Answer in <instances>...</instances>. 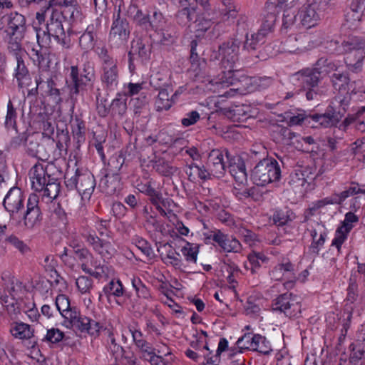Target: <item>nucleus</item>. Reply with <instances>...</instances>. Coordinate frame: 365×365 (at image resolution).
<instances>
[{"mask_svg": "<svg viewBox=\"0 0 365 365\" xmlns=\"http://www.w3.org/2000/svg\"><path fill=\"white\" fill-rule=\"evenodd\" d=\"M240 45V41L235 39L225 43L220 47L219 51L223 70L221 75L208 81V83L206 84L208 91L218 93L219 96L232 97L237 91L241 89L240 88H230L225 93H222V91L238 81L244 83L245 85H248L253 81L252 78L242 74L237 67Z\"/></svg>", "mask_w": 365, "mask_h": 365, "instance_id": "nucleus-1", "label": "nucleus"}, {"mask_svg": "<svg viewBox=\"0 0 365 365\" xmlns=\"http://www.w3.org/2000/svg\"><path fill=\"white\" fill-rule=\"evenodd\" d=\"M229 159L228 169L230 175L235 180L233 193L239 199L243 200L250 195V189L247 185V174L243 160L239 156Z\"/></svg>", "mask_w": 365, "mask_h": 365, "instance_id": "nucleus-2", "label": "nucleus"}, {"mask_svg": "<svg viewBox=\"0 0 365 365\" xmlns=\"http://www.w3.org/2000/svg\"><path fill=\"white\" fill-rule=\"evenodd\" d=\"M280 176L281 170L278 163L266 158L259 161L252 169L251 179L257 185L264 186L277 181Z\"/></svg>", "mask_w": 365, "mask_h": 365, "instance_id": "nucleus-3", "label": "nucleus"}, {"mask_svg": "<svg viewBox=\"0 0 365 365\" xmlns=\"http://www.w3.org/2000/svg\"><path fill=\"white\" fill-rule=\"evenodd\" d=\"M65 184L70 190L76 189L83 200H89L95 187V180L89 172L75 173L68 171L65 175Z\"/></svg>", "mask_w": 365, "mask_h": 365, "instance_id": "nucleus-4", "label": "nucleus"}, {"mask_svg": "<svg viewBox=\"0 0 365 365\" xmlns=\"http://www.w3.org/2000/svg\"><path fill=\"white\" fill-rule=\"evenodd\" d=\"M26 31V19L17 12L11 13L7 17V26L5 30L9 50H19L21 46Z\"/></svg>", "mask_w": 365, "mask_h": 365, "instance_id": "nucleus-5", "label": "nucleus"}, {"mask_svg": "<svg viewBox=\"0 0 365 365\" xmlns=\"http://www.w3.org/2000/svg\"><path fill=\"white\" fill-rule=\"evenodd\" d=\"M66 314V317L62 322L63 326L75 331L86 332L95 336L99 333L102 328L98 322L91 319L88 317L83 316L77 308Z\"/></svg>", "mask_w": 365, "mask_h": 365, "instance_id": "nucleus-6", "label": "nucleus"}, {"mask_svg": "<svg viewBox=\"0 0 365 365\" xmlns=\"http://www.w3.org/2000/svg\"><path fill=\"white\" fill-rule=\"evenodd\" d=\"M344 50L350 53L345 58L348 68L354 73L361 71L365 58V40L354 38L346 41Z\"/></svg>", "mask_w": 365, "mask_h": 365, "instance_id": "nucleus-7", "label": "nucleus"}, {"mask_svg": "<svg viewBox=\"0 0 365 365\" xmlns=\"http://www.w3.org/2000/svg\"><path fill=\"white\" fill-rule=\"evenodd\" d=\"M62 14L57 10H52L46 23V32L48 38L52 37L58 44L68 48L70 38L66 34L63 26Z\"/></svg>", "mask_w": 365, "mask_h": 365, "instance_id": "nucleus-8", "label": "nucleus"}, {"mask_svg": "<svg viewBox=\"0 0 365 365\" xmlns=\"http://www.w3.org/2000/svg\"><path fill=\"white\" fill-rule=\"evenodd\" d=\"M101 59V76L102 83L108 89H114L118 84V68L117 61L110 56L106 51L102 50L100 53Z\"/></svg>", "mask_w": 365, "mask_h": 365, "instance_id": "nucleus-9", "label": "nucleus"}, {"mask_svg": "<svg viewBox=\"0 0 365 365\" xmlns=\"http://www.w3.org/2000/svg\"><path fill=\"white\" fill-rule=\"evenodd\" d=\"M270 277L274 281L283 282L285 289H291L297 280L294 265L289 259H283L278 262L269 272Z\"/></svg>", "mask_w": 365, "mask_h": 365, "instance_id": "nucleus-10", "label": "nucleus"}, {"mask_svg": "<svg viewBox=\"0 0 365 365\" xmlns=\"http://www.w3.org/2000/svg\"><path fill=\"white\" fill-rule=\"evenodd\" d=\"M130 27L128 21L122 19L120 10L113 14V20L109 34V42L115 46L125 45L130 36Z\"/></svg>", "mask_w": 365, "mask_h": 365, "instance_id": "nucleus-11", "label": "nucleus"}, {"mask_svg": "<svg viewBox=\"0 0 365 365\" xmlns=\"http://www.w3.org/2000/svg\"><path fill=\"white\" fill-rule=\"evenodd\" d=\"M75 257L81 261L82 269L96 277L106 274L108 267L101 265L100 262L94 260L91 253L84 248L74 247Z\"/></svg>", "mask_w": 365, "mask_h": 365, "instance_id": "nucleus-12", "label": "nucleus"}, {"mask_svg": "<svg viewBox=\"0 0 365 365\" xmlns=\"http://www.w3.org/2000/svg\"><path fill=\"white\" fill-rule=\"evenodd\" d=\"M357 193L365 194V189H361L357 186L349 187L347 189L341 192H334L323 199L317 200L313 203L312 209L313 210H317L329 205H340L348 197Z\"/></svg>", "mask_w": 365, "mask_h": 365, "instance_id": "nucleus-13", "label": "nucleus"}, {"mask_svg": "<svg viewBox=\"0 0 365 365\" xmlns=\"http://www.w3.org/2000/svg\"><path fill=\"white\" fill-rule=\"evenodd\" d=\"M297 15L304 26H314L320 19L319 3L315 0H307L299 9Z\"/></svg>", "mask_w": 365, "mask_h": 365, "instance_id": "nucleus-14", "label": "nucleus"}, {"mask_svg": "<svg viewBox=\"0 0 365 365\" xmlns=\"http://www.w3.org/2000/svg\"><path fill=\"white\" fill-rule=\"evenodd\" d=\"M242 348L257 351L267 354L271 351V345L267 339L259 334H245L237 341Z\"/></svg>", "mask_w": 365, "mask_h": 365, "instance_id": "nucleus-15", "label": "nucleus"}, {"mask_svg": "<svg viewBox=\"0 0 365 365\" xmlns=\"http://www.w3.org/2000/svg\"><path fill=\"white\" fill-rule=\"evenodd\" d=\"M275 310L284 313L289 317H296L301 311L299 298L292 294H284L277 299Z\"/></svg>", "mask_w": 365, "mask_h": 365, "instance_id": "nucleus-16", "label": "nucleus"}, {"mask_svg": "<svg viewBox=\"0 0 365 365\" xmlns=\"http://www.w3.org/2000/svg\"><path fill=\"white\" fill-rule=\"evenodd\" d=\"M38 205V195L36 194L30 195L27 202L26 212L24 217V225L29 230H32L40 225L41 216Z\"/></svg>", "mask_w": 365, "mask_h": 365, "instance_id": "nucleus-17", "label": "nucleus"}, {"mask_svg": "<svg viewBox=\"0 0 365 365\" xmlns=\"http://www.w3.org/2000/svg\"><path fill=\"white\" fill-rule=\"evenodd\" d=\"M124 287L120 280L113 279L106 284L99 294V299L101 300L106 298L109 303L113 300L121 306L123 303L120 302L119 298L124 294Z\"/></svg>", "mask_w": 365, "mask_h": 365, "instance_id": "nucleus-18", "label": "nucleus"}, {"mask_svg": "<svg viewBox=\"0 0 365 365\" xmlns=\"http://www.w3.org/2000/svg\"><path fill=\"white\" fill-rule=\"evenodd\" d=\"M206 170L210 173V176L212 175L216 178L223 176L225 166L222 151L214 149L210 153Z\"/></svg>", "mask_w": 365, "mask_h": 365, "instance_id": "nucleus-19", "label": "nucleus"}, {"mask_svg": "<svg viewBox=\"0 0 365 365\" xmlns=\"http://www.w3.org/2000/svg\"><path fill=\"white\" fill-rule=\"evenodd\" d=\"M86 238L87 242L104 259H110L114 255L115 250L110 242L101 240L95 233L91 232L88 233Z\"/></svg>", "mask_w": 365, "mask_h": 365, "instance_id": "nucleus-20", "label": "nucleus"}, {"mask_svg": "<svg viewBox=\"0 0 365 365\" xmlns=\"http://www.w3.org/2000/svg\"><path fill=\"white\" fill-rule=\"evenodd\" d=\"M14 53L16 60V67L15 68V78H16L19 86L22 87L26 81L29 80V71L24 63V59L26 57V51L20 47L19 50H9Z\"/></svg>", "mask_w": 365, "mask_h": 365, "instance_id": "nucleus-21", "label": "nucleus"}, {"mask_svg": "<svg viewBox=\"0 0 365 365\" xmlns=\"http://www.w3.org/2000/svg\"><path fill=\"white\" fill-rule=\"evenodd\" d=\"M319 76L320 72L317 68H307L297 73L293 76L292 81H297L299 85L304 89H309L317 85Z\"/></svg>", "mask_w": 365, "mask_h": 365, "instance_id": "nucleus-22", "label": "nucleus"}, {"mask_svg": "<svg viewBox=\"0 0 365 365\" xmlns=\"http://www.w3.org/2000/svg\"><path fill=\"white\" fill-rule=\"evenodd\" d=\"M24 196L20 188L11 187L4 199V206L11 214L17 212L22 207Z\"/></svg>", "mask_w": 365, "mask_h": 365, "instance_id": "nucleus-23", "label": "nucleus"}, {"mask_svg": "<svg viewBox=\"0 0 365 365\" xmlns=\"http://www.w3.org/2000/svg\"><path fill=\"white\" fill-rule=\"evenodd\" d=\"M312 178V175L307 168H299L291 174L289 182L297 191L302 192L307 188L309 181Z\"/></svg>", "mask_w": 365, "mask_h": 365, "instance_id": "nucleus-24", "label": "nucleus"}, {"mask_svg": "<svg viewBox=\"0 0 365 365\" xmlns=\"http://www.w3.org/2000/svg\"><path fill=\"white\" fill-rule=\"evenodd\" d=\"M29 175L32 188L37 192L42 190L48 182V177H49L48 175L47 176L43 165L42 164H36L31 169Z\"/></svg>", "mask_w": 365, "mask_h": 365, "instance_id": "nucleus-25", "label": "nucleus"}, {"mask_svg": "<svg viewBox=\"0 0 365 365\" xmlns=\"http://www.w3.org/2000/svg\"><path fill=\"white\" fill-rule=\"evenodd\" d=\"M215 237V242L227 252H238L241 250V244L235 237L223 233L218 232Z\"/></svg>", "mask_w": 365, "mask_h": 365, "instance_id": "nucleus-26", "label": "nucleus"}, {"mask_svg": "<svg viewBox=\"0 0 365 365\" xmlns=\"http://www.w3.org/2000/svg\"><path fill=\"white\" fill-rule=\"evenodd\" d=\"M340 118V111L336 113L332 110H327L324 114H317L309 117L315 123V124L312 125L313 127L320 125L324 128L334 125L339 120Z\"/></svg>", "mask_w": 365, "mask_h": 365, "instance_id": "nucleus-27", "label": "nucleus"}, {"mask_svg": "<svg viewBox=\"0 0 365 365\" xmlns=\"http://www.w3.org/2000/svg\"><path fill=\"white\" fill-rule=\"evenodd\" d=\"M34 61H38L39 75L36 78V83L37 86L40 83L48 81L51 78L50 68V57L49 56L39 55L36 53V59Z\"/></svg>", "mask_w": 365, "mask_h": 365, "instance_id": "nucleus-28", "label": "nucleus"}, {"mask_svg": "<svg viewBox=\"0 0 365 365\" xmlns=\"http://www.w3.org/2000/svg\"><path fill=\"white\" fill-rule=\"evenodd\" d=\"M275 21V16L274 15L269 16V20L264 23L262 29L255 34L251 36V39L247 38L245 43V47L247 48L250 47L252 49H255L257 43L261 41L263 38L272 30L274 23Z\"/></svg>", "mask_w": 365, "mask_h": 365, "instance_id": "nucleus-29", "label": "nucleus"}, {"mask_svg": "<svg viewBox=\"0 0 365 365\" xmlns=\"http://www.w3.org/2000/svg\"><path fill=\"white\" fill-rule=\"evenodd\" d=\"M202 5H199L197 1H193L189 4V6L181 9L178 14V23L182 26H186L197 15V11L202 10Z\"/></svg>", "mask_w": 365, "mask_h": 365, "instance_id": "nucleus-30", "label": "nucleus"}, {"mask_svg": "<svg viewBox=\"0 0 365 365\" xmlns=\"http://www.w3.org/2000/svg\"><path fill=\"white\" fill-rule=\"evenodd\" d=\"M60 13L62 14L63 19L71 26L81 23L83 19L81 8L78 4L73 6L68 7L65 10H61Z\"/></svg>", "mask_w": 365, "mask_h": 365, "instance_id": "nucleus-31", "label": "nucleus"}, {"mask_svg": "<svg viewBox=\"0 0 365 365\" xmlns=\"http://www.w3.org/2000/svg\"><path fill=\"white\" fill-rule=\"evenodd\" d=\"M201 11H197V15L195 16V20L193 22L194 28L196 31V36L200 37L205 32L208 31V36H211L213 34V29L212 28L213 22L204 14L200 15L199 13Z\"/></svg>", "mask_w": 365, "mask_h": 365, "instance_id": "nucleus-32", "label": "nucleus"}, {"mask_svg": "<svg viewBox=\"0 0 365 365\" xmlns=\"http://www.w3.org/2000/svg\"><path fill=\"white\" fill-rule=\"evenodd\" d=\"M11 335L19 339H29L34 336V330L30 325L23 322H14L10 328Z\"/></svg>", "mask_w": 365, "mask_h": 365, "instance_id": "nucleus-33", "label": "nucleus"}, {"mask_svg": "<svg viewBox=\"0 0 365 365\" xmlns=\"http://www.w3.org/2000/svg\"><path fill=\"white\" fill-rule=\"evenodd\" d=\"M48 178V182L45 185L42 190V197L47 202H51L56 199L61 192L60 183L53 178Z\"/></svg>", "mask_w": 365, "mask_h": 365, "instance_id": "nucleus-34", "label": "nucleus"}, {"mask_svg": "<svg viewBox=\"0 0 365 365\" xmlns=\"http://www.w3.org/2000/svg\"><path fill=\"white\" fill-rule=\"evenodd\" d=\"M311 236L312 237V249L313 252H318L325 242L327 236L325 227L317 223L311 230Z\"/></svg>", "mask_w": 365, "mask_h": 365, "instance_id": "nucleus-35", "label": "nucleus"}, {"mask_svg": "<svg viewBox=\"0 0 365 365\" xmlns=\"http://www.w3.org/2000/svg\"><path fill=\"white\" fill-rule=\"evenodd\" d=\"M5 242L22 255H26L31 252V248L28 243L16 235L11 234L8 235L5 238Z\"/></svg>", "mask_w": 365, "mask_h": 365, "instance_id": "nucleus-36", "label": "nucleus"}, {"mask_svg": "<svg viewBox=\"0 0 365 365\" xmlns=\"http://www.w3.org/2000/svg\"><path fill=\"white\" fill-rule=\"evenodd\" d=\"M128 55L130 61L135 59L136 56H138L142 61L146 60L150 56V48L140 41H134L132 42Z\"/></svg>", "mask_w": 365, "mask_h": 365, "instance_id": "nucleus-37", "label": "nucleus"}, {"mask_svg": "<svg viewBox=\"0 0 365 365\" xmlns=\"http://www.w3.org/2000/svg\"><path fill=\"white\" fill-rule=\"evenodd\" d=\"M184 243L180 251L185 260L190 263H196L199 253V245L197 244L190 243L187 241H184Z\"/></svg>", "mask_w": 365, "mask_h": 365, "instance_id": "nucleus-38", "label": "nucleus"}, {"mask_svg": "<svg viewBox=\"0 0 365 365\" xmlns=\"http://www.w3.org/2000/svg\"><path fill=\"white\" fill-rule=\"evenodd\" d=\"M336 72L333 73L331 76V81L333 82L334 86L336 88L338 86L339 90L341 92L346 91L349 96L351 97V91L349 90V84L351 83L349 81L348 76L338 71L337 68L335 69Z\"/></svg>", "mask_w": 365, "mask_h": 365, "instance_id": "nucleus-39", "label": "nucleus"}, {"mask_svg": "<svg viewBox=\"0 0 365 365\" xmlns=\"http://www.w3.org/2000/svg\"><path fill=\"white\" fill-rule=\"evenodd\" d=\"M131 284L138 298H142L150 301L154 299L149 289L145 285L144 283H143L140 278L133 277L131 279Z\"/></svg>", "mask_w": 365, "mask_h": 365, "instance_id": "nucleus-40", "label": "nucleus"}, {"mask_svg": "<svg viewBox=\"0 0 365 365\" xmlns=\"http://www.w3.org/2000/svg\"><path fill=\"white\" fill-rule=\"evenodd\" d=\"M185 173L191 181H195L197 178L205 180L210 177V173L204 167L201 168L195 164L187 166Z\"/></svg>", "mask_w": 365, "mask_h": 365, "instance_id": "nucleus-41", "label": "nucleus"}, {"mask_svg": "<svg viewBox=\"0 0 365 365\" xmlns=\"http://www.w3.org/2000/svg\"><path fill=\"white\" fill-rule=\"evenodd\" d=\"M227 347V340L225 338L220 339L218 343L216 354L215 355L210 356L211 354L210 353L209 355L205 356V360L206 361V363H205L203 365H217L220 361V355L222 352L225 351Z\"/></svg>", "mask_w": 365, "mask_h": 365, "instance_id": "nucleus-42", "label": "nucleus"}, {"mask_svg": "<svg viewBox=\"0 0 365 365\" xmlns=\"http://www.w3.org/2000/svg\"><path fill=\"white\" fill-rule=\"evenodd\" d=\"M305 36L302 35H298L297 36H289L285 41L286 51L289 53L295 52L298 50L303 51L308 48L307 46H300L301 41H303V38Z\"/></svg>", "mask_w": 365, "mask_h": 365, "instance_id": "nucleus-43", "label": "nucleus"}, {"mask_svg": "<svg viewBox=\"0 0 365 365\" xmlns=\"http://www.w3.org/2000/svg\"><path fill=\"white\" fill-rule=\"evenodd\" d=\"M56 307L62 317H66V313L71 312L76 307H71L68 299L63 294H59L56 297Z\"/></svg>", "mask_w": 365, "mask_h": 365, "instance_id": "nucleus-44", "label": "nucleus"}, {"mask_svg": "<svg viewBox=\"0 0 365 365\" xmlns=\"http://www.w3.org/2000/svg\"><path fill=\"white\" fill-rule=\"evenodd\" d=\"M16 118L17 113L16 109L12 102L9 100L7 103V112L4 122L5 126L8 130H16Z\"/></svg>", "mask_w": 365, "mask_h": 365, "instance_id": "nucleus-45", "label": "nucleus"}, {"mask_svg": "<svg viewBox=\"0 0 365 365\" xmlns=\"http://www.w3.org/2000/svg\"><path fill=\"white\" fill-rule=\"evenodd\" d=\"M363 15L361 12L354 8L351 5L350 11H348L345 16L347 26L350 29H355L361 20Z\"/></svg>", "mask_w": 365, "mask_h": 365, "instance_id": "nucleus-46", "label": "nucleus"}, {"mask_svg": "<svg viewBox=\"0 0 365 365\" xmlns=\"http://www.w3.org/2000/svg\"><path fill=\"white\" fill-rule=\"evenodd\" d=\"M156 104L158 109L168 110L172 106V101L170 99V95L167 90L162 89L159 91Z\"/></svg>", "mask_w": 365, "mask_h": 365, "instance_id": "nucleus-47", "label": "nucleus"}, {"mask_svg": "<svg viewBox=\"0 0 365 365\" xmlns=\"http://www.w3.org/2000/svg\"><path fill=\"white\" fill-rule=\"evenodd\" d=\"M349 90L351 91V98L354 100H361L364 98L365 95V87L362 86L360 81H352L351 83L349 84Z\"/></svg>", "mask_w": 365, "mask_h": 365, "instance_id": "nucleus-48", "label": "nucleus"}, {"mask_svg": "<svg viewBox=\"0 0 365 365\" xmlns=\"http://www.w3.org/2000/svg\"><path fill=\"white\" fill-rule=\"evenodd\" d=\"M164 262L167 264H170L178 269H182L183 263L180 259V255L174 250H170L164 258Z\"/></svg>", "mask_w": 365, "mask_h": 365, "instance_id": "nucleus-49", "label": "nucleus"}, {"mask_svg": "<svg viewBox=\"0 0 365 365\" xmlns=\"http://www.w3.org/2000/svg\"><path fill=\"white\" fill-rule=\"evenodd\" d=\"M149 19L148 26H150L155 31H160L164 29L165 19L160 12L155 11Z\"/></svg>", "mask_w": 365, "mask_h": 365, "instance_id": "nucleus-50", "label": "nucleus"}, {"mask_svg": "<svg viewBox=\"0 0 365 365\" xmlns=\"http://www.w3.org/2000/svg\"><path fill=\"white\" fill-rule=\"evenodd\" d=\"M40 3L42 4L43 2H48V5L42 6L43 7H46V9L48 11L50 7L53 6H58L61 8L62 10H65L66 8L70 6H73L77 4L75 0H38Z\"/></svg>", "mask_w": 365, "mask_h": 365, "instance_id": "nucleus-51", "label": "nucleus"}, {"mask_svg": "<svg viewBox=\"0 0 365 365\" xmlns=\"http://www.w3.org/2000/svg\"><path fill=\"white\" fill-rule=\"evenodd\" d=\"M153 204L163 215H167L174 205V202L168 198H163L161 195H159V201L157 203Z\"/></svg>", "mask_w": 365, "mask_h": 365, "instance_id": "nucleus-52", "label": "nucleus"}, {"mask_svg": "<svg viewBox=\"0 0 365 365\" xmlns=\"http://www.w3.org/2000/svg\"><path fill=\"white\" fill-rule=\"evenodd\" d=\"M357 297V295L355 292V287L354 286L351 285L349 287L348 289V294L346 299V304H345V311L347 312L348 316L347 319H350L351 317V313L353 311V306L352 304L356 301Z\"/></svg>", "mask_w": 365, "mask_h": 365, "instance_id": "nucleus-53", "label": "nucleus"}, {"mask_svg": "<svg viewBox=\"0 0 365 365\" xmlns=\"http://www.w3.org/2000/svg\"><path fill=\"white\" fill-rule=\"evenodd\" d=\"M70 76L73 83V88L71 89V93L78 94L80 91V88L85 82H83V78H78V69L76 66H73L71 67Z\"/></svg>", "mask_w": 365, "mask_h": 365, "instance_id": "nucleus-54", "label": "nucleus"}, {"mask_svg": "<svg viewBox=\"0 0 365 365\" xmlns=\"http://www.w3.org/2000/svg\"><path fill=\"white\" fill-rule=\"evenodd\" d=\"M359 218L356 215L351 212H349L345 215L344 220L339 227L349 233L354 227V224L357 222Z\"/></svg>", "mask_w": 365, "mask_h": 365, "instance_id": "nucleus-55", "label": "nucleus"}, {"mask_svg": "<svg viewBox=\"0 0 365 365\" xmlns=\"http://www.w3.org/2000/svg\"><path fill=\"white\" fill-rule=\"evenodd\" d=\"M155 170L159 173L165 176L173 175L177 170L175 167L170 165L168 162L164 160H159L156 163Z\"/></svg>", "mask_w": 365, "mask_h": 365, "instance_id": "nucleus-56", "label": "nucleus"}, {"mask_svg": "<svg viewBox=\"0 0 365 365\" xmlns=\"http://www.w3.org/2000/svg\"><path fill=\"white\" fill-rule=\"evenodd\" d=\"M297 14H296V9L290 8H287L283 14V26L285 28H288L292 26L297 19Z\"/></svg>", "mask_w": 365, "mask_h": 365, "instance_id": "nucleus-57", "label": "nucleus"}, {"mask_svg": "<svg viewBox=\"0 0 365 365\" xmlns=\"http://www.w3.org/2000/svg\"><path fill=\"white\" fill-rule=\"evenodd\" d=\"M76 284L81 293H86L92 287V280L88 277L81 276L76 279Z\"/></svg>", "mask_w": 365, "mask_h": 365, "instance_id": "nucleus-58", "label": "nucleus"}, {"mask_svg": "<svg viewBox=\"0 0 365 365\" xmlns=\"http://www.w3.org/2000/svg\"><path fill=\"white\" fill-rule=\"evenodd\" d=\"M64 336L63 331L58 329L51 328L48 329L45 339L46 341L55 344L61 341Z\"/></svg>", "mask_w": 365, "mask_h": 365, "instance_id": "nucleus-59", "label": "nucleus"}, {"mask_svg": "<svg viewBox=\"0 0 365 365\" xmlns=\"http://www.w3.org/2000/svg\"><path fill=\"white\" fill-rule=\"evenodd\" d=\"M238 233L250 246L255 245V242L257 241L256 235L245 227H240L238 230Z\"/></svg>", "mask_w": 365, "mask_h": 365, "instance_id": "nucleus-60", "label": "nucleus"}, {"mask_svg": "<svg viewBox=\"0 0 365 365\" xmlns=\"http://www.w3.org/2000/svg\"><path fill=\"white\" fill-rule=\"evenodd\" d=\"M349 232H345L341 228L339 227L335 233V237L332 240V245L335 246L338 250H340L342 244L345 242L347 238Z\"/></svg>", "mask_w": 365, "mask_h": 365, "instance_id": "nucleus-61", "label": "nucleus"}, {"mask_svg": "<svg viewBox=\"0 0 365 365\" xmlns=\"http://www.w3.org/2000/svg\"><path fill=\"white\" fill-rule=\"evenodd\" d=\"M205 67V61L197 59V55L194 56L193 53L191 55V66L190 71H192L195 76H198L202 69Z\"/></svg>", "mask_w": 365, "mask_h": 365, "instance_id": "nucleus-62", "label": "nucleus"}, {"mask_svg": "<svg viewBox=\"0 0 365 365\" xmlns=\"http://www.w3.org/2000/svg\"><path fill=\"white\" fill-rule=\"evenodd\" d=\"M365 112V107L361 108L356 113V117L353 120L356 128L361 131L365 132V115L363 113Z\"/></svg>", "mask_w": 365, "mask_h": 365, "instance_id": "nucleus-63", "label": "nucleus"}, {"mask_svg": "<svg viewBox=\"0 0 365 365\" xmlns=\"http://www.w3.org/2000/svg\"><path fill=\"white\" fill-rule=\"evenodd\" d=\"M79 43L84 49H90L93 46V34L86 31L79 38Z\"/></svg>", "mask_w": 365, "mask_h": 365, "instance_id": "nucleus-64", "label": "nucleus"}]
</instances>
